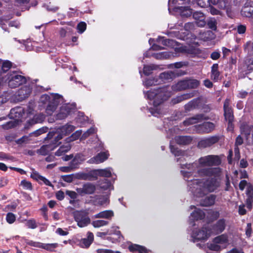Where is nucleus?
Instances as JSON below:
<instances>
[{"mask_svg": "<svg viewBox=\"0 0 253 253\" xmlns=\"http://www.w3.org/2000/svg\"><path fill=\"white\" fill-rule=\"evenodd\" d=\"M221 172L219 168H202L198 170L201 176H209L206 179H196L193 182L192 191L197 197H203L208 193L215 191L220 186L219 176Z\"/></svg>", "mask_w": 253, "mask_h": 253, "instance_id": "nucleus-1", "label": "nucleus"}, {"mask_svg": "<svg viewBox=\"0 0 253 253\" xmlns=\"http://www.w3.org/2000/svg\"><path fill=\"white\" fill-rule=\"evenodd\" d=\"M147 94L148 98L154 100V105L156 106L166 100L169 97L170 92L167 87H164L148 91Z\"/></svg>", "mask_w": 253, "mask_h": 253, "instance_id": "nucleus-2", "label": "nucleus"}, {"mask_svg": "<svg viewBox=\"0 0 253 253\" xmlns=\"http://www.w3.org/2000/svg\"><path fill=\"white\" fill-rule=\"evenodd\" d=\"M82 131L77 130L74 132L70 137L66 138V141L68 142L66 145L61 146L59 149L56 152L55 155L60 157L63 156L62 158H73V155L63 156L68 151L71 149V146L69 144V142L78 139L81 135Z\"/></svg>", "mask_w": 253, "mask_h": 253, "instance_id": "nucleus-3", "label": "nucleus"}, {"mask_svg": "<svg viewBox=\"0 0 253 253\" xmlns=\"http://www.w3.org/2000/svg\"><path fill=\"white\" fill-rule=\"evenodd\" d=\"M72 214L75 221L79 227H86L91 222V219L88 216V212L86 210H76L73 212Z\"/></svg>", "mask_w": 253, "mask_h": 253, "instance_id": "nucleus-4", "label": "nucleus"}, {"mask_svg": "<svg viewBox=\"0 0 253 253\" xmlns=\"http://www.w3.org/2000/svg\"><path fill=\"white\" fill-rule=\"evenodd\" d=\"M8 84L11 88H15L26 83V78L16 72L9 73L7 74Z\"/></svg>", "mask_w": 253, "mask_h": 253, "instance_id": "nucleus-5", "label": "nucleus"}, {"mask_svg": "<svg viewBox=\"0 0 253 253\" xmlns=\"http://www.w3.org/2000/svg\"><path fill=\"white\" fill-rule=\"evenodd\" d=\"M23 110L20 108H14L11 110L10 116L11 118L14 119L2 125V127L4 129H9L13 127L18 124V121L22 116Z\"/></svg>", "mask_w": 253, "mask_h": 253, "instance_id": "nucleus-6", "label": "nucleus"}, {"mask_svg": "<svg viewBox=\"0 0 253 253\" xmlns=\"http://www.w3.org/2000/svg\"><path fill=\"white\" fill-rule=\"evenodd\" d=\"M230 101L229 99H226L224 103L223 109H224V115L225 120L228 122V127L229 129H232L233 122L234 120V116L233 111L230 107Z\"/></svg>", "mask_w": 253, "mask_h": 253, "instance_id": "nucleus-7", "label": "nucleus"}, {"mask_svg": "<svg viewBox=\"0 0 253 253\" xmlns=\"http://www.w3.org/2000/svg\"><path fill=\"white\" fill-rule=\"evenodd\" d=\"M226 226V220L224 218L219 219L209 227V233L211 235H218L224 231Z\"/></svg>", "mask_w": 253, "mask_h": 253, "instance_id": "nucleus-8", "label": "nucleus"}, {"mask_svg": "<svg viewBox=\"0 0 253 253\" xmlns=\"http://www.w3.org/2000/svg\"><path fill=\"white\" fill-rule=\"evenodd\" d=\"M208 226H203L201 229L193 231L192 237L196 241H206L211 236Z\"/></svg>", "mask_w": 253, "mask_h": 253, "instance_id": "nucleus-9", "label": "nucleus"}, {"mask_svg": "<svg viewBox=\"0 0 253 253\" xmlns=\"http://www.w3.org/2000/svg\"><path fill=\"white\" fill-rule=\"evenodd\" d=\"M95 190V185L90 182H86L83 184L82 187L76 189L78 193L81 196L92 194Z\"/></svg>", "mask_w": 253, "mask_h": 253, "instance_id": "nucleus-10", "label": "nucleus"}, {"mask_svg": "<svg viewBox=\"0 0 253 253\" xmlns=\"http://www.w3.org/2000/svg\"><path fill=\"white\" fill-rule=\"evenodd\" d=\"M219 140L217 136H212L210 137L203 139L199 141L198 147L201 149L210 147L217 143Z\"/></svg>", "mask_w": 253, "mask_h": 253, "instance_id": "nucleus-11", "label": "nucleus"}, {"mask_svg": "<svg viewBox=\"0 0 253 253\" xmlns=\"http://www.w3.org/2000/svg\"><path fill=\"white\" fill-rule=\"evenodd\" d=\"M242 134H244L247 143L249 145L253 144V126L242 125L241 126Z\"/></svg>", "mask_w": 253, "mask_h": 253, "instance_id": "nucleus-12", "label": "nucleus"}, {"mask_svg": "<svg viewBox=\"0 0 253 253\" xmlns=\"http://www.w3.org/2000/svg\"><path fill=\"white\" fill-rule=\"evenodd\" d=\"M246 194L247 195V199L245 201L247 209L249 211H251L253 204V186L252 184H250L248 185Z\"/></svg>", "mask_w": 253, "mask_h": 253, "instance_id": "nucleus-13", "label": "nucleus"}, {"mask_svg": "<svg viewBox=\"0 0 253 253\" xmlns=\"http://www.w3.org/2000/svg\"><path fill=\"white\" fill-rule=\"evenodd\" d=\"M78 179L84 180L93 181L96 180V174L95 170H92L88 172H79L76 175Z\"/></svg>", "mask_w": 253, "mask_h": 253, "instance_id": "nucleus-14", "label": "nucleus"}, {"mask_svg": "<svg viewBox=\"0 0 253 253\" xmlns=\"http://www.w3.org/2000/svg\"><path fill=\"white\" fill-rule=\"evenodd\" d=\"M86 236V238H82L80 241V246L83 248H88L94 241V235L92 232L88 231Z\"/></svg>", "mask_w": 253, "mask_h": 253, "instance_id": "nucleus-15", "label": "nucleus"}, {"mask_svg": "<svg viewBox=\"0 0 253 253\" xmlns=\"http://www.w3.org/2000/svg\"><path fill=\"white\" fill-rule=\"evenodd\" d=\"M60 100V97L56 96V98H53L52 101L48 104L45 110V112L47 115H51L53 114L59 104Z\"/></svg>", "mask_w": 253, "mask_h": 253, "instance_id": "nucleus-16", "label": "nucleus"}, {"mask_svg": "<svg viewBox=\"0 0 253 253\" xmlns=\"http://www.w3.org/2000/svg\"><path fill=\"white\" fill-rule=\"evenodd\" d=\"M207 119L204 114H198L195 116L189 118L183 122V124L185 126H188L192 124L198 123L202 121Z\"/></svg>", "mask_w": 253, "mask_h": 253, "instance_id": "nucleus-17", "label": "nucleus"}, {"mask_svg": "<svg viewBox=\"0 0 253 253\" xmlns=\"http://www.w3.org/2000/svg\"><path fill=\"white\" fill-rule=\"evenodd\" d=\"M193 17L196 20V24L198 27H203L206 25L205 16L202 12L199 11L194 12Z\"/></svg>", "mask_w": 253, "mask_h": 253, "instance_id": "nucleus-18", "label": "nucleus"}, {"mask_svg": "<svg viewBox=\"0 0 253 253\" xmlns=\"http://www.w3.org/2000/svg\"><path fill=\"white\" fill-rule=\"evenodd\" d=\"M30 177L37 181H39V180L42 181L44 184L46 185L53 187V185L52 183L46 179L45 177L41 175L40 173L37 171H33L30 175Z\"/></svg>", "mask_w": 253, "mask_h": 253, "instance_id": "nucleus-19", "label": "nucleus"}, {"mask_svg": "<svg viewBox=\"0 0 253 253\" xmlns=\"http://www.w3.org/2000/svg\"><path fill=\"white\" fill-rule=\"evenodd\" d=\"M129 251L132 253H148L149 250L143 246L131 244L128 246Z\"/></svg>", "mask_w": 253, "mask_h": 253, "instance_id": "nucleus-20", "label": "nucleus"}, {"mask_svg": "<svg viewBox=\"0 0 253 253\" xmlns=\"http://www.w3.org/2000/svg\"><path fill=\"white\" fill-rule=\"evenodd\" d=\"M31 92V88L29 86H25L21 88L17 92L18 99L20 100L26 99L30 95Z\"/></svg>", "mask_w": 253, "mask_h": 253, "instance_id": "nucleus-21", "label": "nucleus"}, {"mask_svg": "<svg viewBox=\"0 0 253 253\" xmlns=\"http://www.w3.org/2000/svg\"><path fill=\"white\" fill-rule=\"evenodd\" d=\"M176 12L179 13L182 17H188L192 14V10L188 6H178L174 8Z\"/></svg>", "mask_w": 253, "mask_h": 253, "instance_id": "nucleus-22", "label": "nucleus"}, {"mask_svg": "<svg viewBox=\"0 0 253 253\" xmlns=\"http://www.w3.org/2000/svg\"><path fill=\"white\" fill-rule=\"evenodd\" d=\"M216 195L211 194L202 199L200 201V205L203 207H210L214 204L216 199Z\"/></svg>", "mask_w": 253, "mask_h": 253, "instance_id": "nucleus-23", "label": "nucleus"}, {"mask_svg": "<svg viewBox=\"0 0 253 253\" xmlns=\"http://www.w3.org/2000/svg\"><path fill=\"white\" fill-rule=\"evenodd\" d=\"M174 140L178 145H186L191 143L192 138L190 136H176Z\"/></svg>", "mask_w": 253, "mask_h": 253, "instance_id": "nucleus-24", "label": "nucleus"}, {"mask_svg": "<svg viewBox=\"0 0 253 253\" xmlns=\"http://www.w3.org/2000/svg\"><path fill=\"white\" fill-rule=\"evenodd\" d=\"M71 111V108L69 105L62 106L60 110V112L57 115V119L59 120L63 119L70 114Z\"/></svg>", "mask_w": 253, "mask_h": 253, "instance_id": "nucleus-25", "label": "nucleus"}, {"mask_svg": "<svg viewBox=\"0 0 253 253\" xmlns=\"http://www.w3.org/2000/svg\"><path fill=\"white\" fill-rule=\"evenodd\" d=\"M194 92L183 94L181 95L177 96L175 98H173L172 100V102L174 104H177L183 100H187L194 97Z\"/></svg>", "mask_w": 253, "mask_h": 253, "instance_id": "nucleus-26", "label": "nucleus"}, {"mask_svg": "<svg viewBox=\"0 0 253 253\" xmlns=\"http://www.w3.org/2000/svg\"><path fill=\"white\" fill-rule=\"evenodd\" d=\"M200 130L203 132L209 133L215 128V125L211 122H206L200 126Z\"/></svg>", "mask_w": 253, "mask_h": 253, "instance_id": "nucleus-27", "label": "nucleus"}, {"mask_svg": "<svg viewBox=\"0 0 253 253\" xmlns=\"http://www.w3.org/2000/svg\"><path fill=\"white\" fill-rule=\"evenodd\" d=\"M218 67L217 64H214L211 67V79L215 82L220 80V73L218 71Z\"/></svg>", "mask_w": 253, "mask_h": 253, "instance_id": "nucleus-28", "label": "nucleus"}, {"mask_svg": "<svg viewBox=\"0 0 253 253\" xmlns=\"http://www.w3.org/2000/svg\"><path fill=\"white\" fill-rule=\"evenodd\" d=\"M96 174V180L98 176L105 177H110L112 175L111 171L109 169H94Z\"/></svg>", "mask_w": 253, "mask_h": 253, "instance_id": "nucleus-29", "label": "nucleus"}, {"mask_svg": "<svg viewBox=\"0 0 253 253\" xmlns=\"http://www.w3.org/2000/svg\"><path fill=\"white\" fill-rule=\"evenodd\" d=\"M54 149V147L52 145H45L42 146L41 148L37 150V153H39L41 155H46L48 154V153L53 150Z\"/></svg>", "mask_w": 253, "mask_h": 253, "instance_id": "nucleus-30", "label": "nucleus"}, {"mask_svg": "<svg viewBox=\"0 0 253 253\" xmlns=\"http://www.w3.org/2000/svg\"><path fill=\"white\" fill-rule=\"evenodd\" d=\"M114 216V212L111 210H106L101 211L95 215L96 218H102L111 219Z\"/></svg>", "mask_w": 253, "mask_h": 253, "instance_id": "nucleus-31", "label": "nucleus"}, {"mask_svg": "<svg viewBox=\"0 0 253 253\" xmlns=\"http://www.w3.org/2000/svg\"><path fill=\"white\" fill-rule=\"evenodd\" d=\"M186 80H182L178 82L176 84L172 86V89L174 91H181L187 89Z\"/></svg>", "mask_w": 253, "mask_h": 253, "instance_id": "nucleus-32", "label": "nucleus"}, {"mask_svg": "<svg viewBox=\"0 0 253 253\" xmlns=\"http://www.w3.org/2000/svg\"><path fill=\"white\" fill-rule=\"evenodd\" d=\"M44 119V115L42 114H36L34 116L32 120L28 121V123L30 125H32L37 123H40L43 122Z\"/></svg>", "mask_w": 253, "mask_h": 253, "instance_id": "nucleus-33", "label": "nucleus"}, {"mask_svg": "<svg viewBox=\"0 0 253 253\" xmlns=\"http://www.w3.org/2000/svg\"><path fill=\"white\" fill-rule=\"evenodd\" d=\"M191 215L196 220L203 219L205 217V212L201 210L197 209L193 211Z\"/></svg>", "mask_w": 253, "mask_h": 253, "instance_id": "nucleus-34", "label": "nucleus"}, {"mask_svg": "<svg viewBox=\"0 0 253 253\" xmlns=\"http://www.w3.org/2000/svg\"><path fill=\"white\" fill-rule=\"evenodd\" d=\"M170 152L175 157L185 156L186 152L179 149L173 145H170L169 146Z\"/></svg>", "mask_w": 253, "mask_h": 253, "instance_id": "nucleus-35", "label": "nucleus"}, {"mask_svg": "<svg viewBox=\"0 0 253 253\" xmlns=\"http://www.w3.org/2000/svg\"><path fill=\"white\" fill-rule=\"evenodd\" d=\"M56 96H58V95H54L53 94H43L41 96L40 98L41 102L43 104L49 103L50 102L52 101L53 98H56Z\"/></svg>", "mask_w": 253, "mask_h": 253, "instance_id": "nucleus-36", "label": "nucleus"}, {"mask_svg": "<svg viewBox=\"0 0 253 253\" xmlns=\"http://www.w3.org/2000/svg\"><path fill=\"white\" fill-rule=\"evenodd\" d=\"M157 41L163 45L167 46H172L174 44V41L170 39H165L164 37H160Z\"/></svg>", "mask_w": 253, "mask_h": 253, "instance_id": "nucleus-37", "label": "nucleus"}, {"mask_svg": "<svg viewBox=\"0 0 253 253\" xmlns=\"http://www.w3.org/2000/svg\"><path fill=\"white\" fill-rule=\"evenodd\" d=\"M227 242V236L225 234H221L213 239V242L215 244H225Z\"/></svg>", "mask_w": 253, "mask_h": 253, "instance_id": "nucleus-38", "label": "nucleus"}, {"mask_svg": "<svg viewBox=\"0 0 253 253\" xmlns=\"http://www.w3.org/2000/svg\"><path fill=\"white\" fill-rule=\"evenodd\" d=\"M65 135L64 133L61 132L60 130L58 131L57 135L54 138V140L52 141V144L54 148L57 147L58 145H59L61 142L59 141L62 139L63 136Z\"/></svg>", "mask_w": 253, "mask_h": 253, "instance_id": "nucleus-39", "label": "nucleus"}, {"mask_svg": "<svg viewBox=\"0 0 253 253\" xmlns=\"http://www.w3.org/2000/svg\"><path fill=\"white\" fill-rule=\"evenodd\" d=\"M32 134L30 133L29 135H25L22 137L21 138L18 139L16 141V142L17 144L23 145L26 144H27L30 142L31 140V137Z\"/></svg>", "mask_w": 253, "mask_h": 253, "instance_id": "nucleus-40", "label": "nucleus"}, {"mask_svg": "<svg viewBox=\"0 0 253 253\" xmlns=\"http://www.w3.org/2000/svg\"><path fill=\"white\" fill-rule=\"evenodd\" d=\"M204 159H199L200 160V163L203 164L204 163L206 165H218L221 164V159H206L207 161L206 162H203L202 160H204Z\"/></svg>", "mask_w": 253, "mask_h": 253, "instance_id": "nucleus-41", "label": "nucleus"}, {"mask_svg": "<svg viewBox=\"0 0 253 253\" xmlns=\"http://www.w3.org/2000/svg\"><path fill=\"white\" fill-rule=\"evenodd\" d=\"M187 84V89L195 88L197 87L199 85V82L197 80L188 79L186 80Z\"/></svg>", "mask_w": 253, "mask_h": 253, "instance_id": "nucleus-42", "label": "nucleus"}, {"mask_svg": "<svg viewBox=\"0 0 253 253\" xmlns=\"http://www.w3.org/2000/svg\"><path fill=\"white\" fill-rule=\"evenodd\" d=\"M58 245L57 243L53 244H43L42 243L41 248L43 249L50 252H54V249L57 248Z\"/></svg>", "mask_w": 253, "mask_h": 253, "instance_id": "nucleus-43", "label": "nucleus"}, {"mask_svg": "<svg viewBox=\"0 0 253 253\" xmlns=\"http://www.w3.org/2000/svg\"><path fill=\"white\" fill-rule=\"evenodd\" d=\"M198 106V101L197 100L193 99L192 101L186 104L184 107L185 109L189 111L196 108Z\"/></svg>", "mask_w": 253, "mask_h": 253, "instance_id": "nucleus-44", "label": "nucleus"}, {"mask_svg": "<svg viewBox=\"0 0 253 253\" xmlns=\"http://www.w3.org/2000/svg\"><path fill=\"white\" fill-rule=\"evenodd\" d=\"M85 159H72L70 162L69 166L72 170L77 169L79 168V165Z\"/></svg>", "mask_w": 253, "mask_h": 253, "instance_id": "nucleus-45", "label": "nucleus"}, {"mask_svg": "<svg viewBox=\"0 0 253 253\" xmlns=\"http://www.w3.org/2000/svg\"><path fill=\"white\" fill-rule=\"evenodd\" d=\"M75 129V127L72 125H67L63 126L60 128L61 132L64 133V135H67L73 131Z\"/></svg>", "mask_w": 253, "mask_h": 253, "instance_id": "nucleus-46", "label": "nucleus"}, {"mask_svg": "<svg viewBox=\"0 0 253 253\" xmlns=\"http://www.w3.org/2000/svg\"><path fill=\"white\" fill-rule=\"evenodd\" d=\"M108 221L104 220H97L93 221L92 224L95 228H98L101 226H105L108 224Z\"/></svg>", "mask_w": 253, "mask_h": 253, "instance_id": "nucleus-47", "label": "nucleus"}, {"mask_svg": "<svg viewBox=\"0 0 253 253\" xmlns=\"http://www.w3.org/2000/svg\"><path fill=\"white\" fill-rule=\"evenodd\" d=\"M156 66L154 65H145L143 67V73L145 75H149L152 71L156 69Z\"/></svg>", "mask_w": 253, "mask_h": 253, "instance_id": "nucleus-48", "label": "nucleus"}, {"mask_svg": "<svg viewBox=\"0 0 253 253\" xmlns=\"http://www.w3.org/2000/svg\"><path fill=\"white\" fill-rule=\"evenodd\" d=\"M6 220L9 224L13 223L16 220V216L12 212H8L6 215Z\"/></svg>", "mask_w": 253, "mask_h": 253, "instance_id": "nucleus-49", "label": "nucleus"}, {"mask_svg": "<svg viewBox=\"0 0 253 253\" xmlns=\"http://www.w3.org/2000/svg\"><path fill=\"white\" fill-rule=\"evenodd\" d=\"M12 66V63L9 61L6 60L3 62L1 66V71L3 73L6 72L8 71Z\"/></svg>", "mask_w": 253, "mask_h": 253, "instance_id": "nucleus-50", "label": "nucleus"}, {"mask_svg": "<svg viewBox=\"0 0 253 253\" xmlns=\"http://www.w3.org/2000/svg\"><path fill=\"white\" fill-rule=\"evenodd\" d=\"M207 25L210 29L213 31L216 30L217 22L215 19L211 18L207 22Z\"/></svg>", "mask_w": 253, "mask_h": 253, "instance_id": "nucleus-51", "label": "nucleus"}, {"mask_svg": "<svg viewBox=\"0 0 253 253\" xmlns=\"http://www.w3.org/2000/svg\"><path fill=\"white\" fill-rule=\"evenodd\" d=\"M47 131H48V127H42V128L31 133V134H32V135H34L35 136H38L39 135H40L42 133L46 132Z\"/></svg>", "mask_w": 253, "mask_h": 253, "instance_id": "nucleus-52", "label": "nucleus"}, {"mask_svg": "<svg viewBox=\"0 0 253 253\" xmlns=\"http://www.w3.org/2000/svg\"><path fill=\"white\" fill-rule=\"evenodd\" d=\"M26 225L28 228L31 229H35L38 227L36 220L33 218L28 220Z\"/></svg>", "mask_w": 253, "mask_h": 253, "instance_id": "nucleus-53", "label": "nucleus"}, {"mask_svg": "<svg viewBox=\"0 0 253 253\" xmlns=\"http://www.w3.org/2000/svg\"><path fill=\"white\" fill-rule=\"evenodd\" d=\"M21 185H22L24 189L27 190H32L33 189L31 182L25 179L22 180L21 181Z\"/></svg>", "mask_w": 253, "mask_h": 253, "instance_id": "nucleus-54", "label": "nucleus"}, {"mask_svg": "<svg viewBox=\"0 0 253 253\" xmlns=\"http://www.w3.org/2000/svg\"><path fill=\"white\" fill-rule=\"evenodd\" d=\"M96 129L94 127H90L86 131H85L82 135V139H85L88 137L90 135L95 133Z\"/></svg>", "mask_w": 253, "mask_h": 253, "instance_id": "nucleus-55", "label": "nucleus"}, {"mask_svg": "<svg viewBox=\"0 0 253 253\" xmlns=\"http://www.w3.org/2000/svg\"><path fill=\"white\" fill-rule=\"evenodd\" d=\"M40 211H42V215L43 217L44 220L45 221L48 220V213H47L48 209H47V206L45 205H43L42 206V207L40 209Z\"/></svg>", "mask_w": 253, "mask_h": 253, "instance_id": "nucleus-56", "label": "nucleus"}, {"mask_svg": "<svg viewBox=\"0 0 253 253\" xmlns=\"http://www.w3.org/2000/svg\"><path fill=\"white\" fill-rule=\"evenodd\" d=\"M86 24L85 22H81L77 25V29L80 33H83L86 29Z\"/></svg>", "mask_w": 253, "mask_h": 253, "instance_id": "nucleus-57", "label": "nucleus"}, {"mask_svg": "<svg viewBox=\"0 0 253 253\" xmlns=\"http://www.w3.org/2000/svg\"><path fill=\"white\" fill-rule=\"evenodd\" d=\"M210 0H198V4L202 7H205L210 5Z\"/></svg>", "mask_w": 253, "mask_h": 253, "instance_id": "nucleus-58", "label": "nucleus"}, {"mask_svg": "<svg viewBox=\"0 0 253 253\" xmlns=\"http://www.w3.org/2000/svg\"><path fill=\"white\" fill-rule=\"evenodd\" d=\"M238 212L240 215H244L247 213V211L245 209V205L244 204H243L239 206Z\"/></svg>", "mask_w": 253, "mask_h": 253, "instance_id": "nucleus-59", "label": "nucleus"}, {"mask_svg": "<svg viewBox=\"0 0 253 253\" xmlns=\"http://www.w3.org/2000/svg\"><path fill=\"white\" fill-rule=\"evenodd\" d=\"M61 178L64 181L68 183L72 182L73 179L72 174L62 175Z\"/></svg>", "mask_w": 253, "mask_h": 253, "instance_id": "nucleus-60", "label": "nucleus"}, {"mask_svg": "<svg viewBox=\"0 0 253 253\" xmlns=\"http://www.w3.org/2000/svg\"><path fill=\"white\" fill-rule=\"evenodd\" d=\"M252 232V224L251 223H247L246 229V235L247 237H250Z\"/></svg>", "mask_w": 253, "mask_h": 253, "instance_id": "nucleus-61", "label": "nucleus"}, {"mask_svg": "<svg viewBox=\"0 0 253 253\" xmlns=\"http://www.w3.org/2000/svg\"><path fill=\"white\" fill-rule=\"evenodd\" d=\"M156 82L154 79H148L144 82V84L146 86H150L155 85Z\"/></svg>", "mask_w": 253, "mask_h": 253, "instance_id": "nucleus-62", "label": "nucleus"}, {"mask_svg": "<svg viewBox=\"0 0 253 253\" xmlns=\"http://www.w3.org/2000/svg\"><path fill=\"white\" fill-rule=\"evenodd\" d=\"M109 156V154L108 151L101 152L98 153L95 158H108Z\"/></svg>", "mask_w": 253, "mask_h": 253, "instance_id": "nucleus-63", "label": "nucleus"}, {"mask_svg": "<svg viewBox=\"0 0 253 253\" xmlns=\"http://www.w3.org/2000/svg\"><path fill=\"white\" fill-rule=\"evenodd\" d=\"M55 196L57 200L62 201L65 197L64 193L62 191L59 190L56 192Z\"/></svg>", "mask_w": 253, "mask_h": 253, "instance_id": "nucleus-64", "label": "nucleus"}]
</instances>
